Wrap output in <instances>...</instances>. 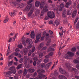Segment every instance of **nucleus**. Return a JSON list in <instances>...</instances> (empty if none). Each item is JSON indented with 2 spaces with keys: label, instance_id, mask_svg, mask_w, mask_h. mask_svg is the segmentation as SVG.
Here are the masks:
<instances>
[{
  "label": "nucleus",
  "instance_id": "16",
  "mask_svg": "<svg viewBox=\"0 0 79 79\" xmlns=\"http://www.w3.org/2000/svg\"><path fill=\"white\" fill-rule=\"evenodd\" d=\"M44 43H41L39 45L38 47V50H40L41 48H42V47L44 46Z\"/></svg>",
  "mask_w": 79,
  "mask_h": 79
},
{
  "label": "nucleus",
  "instance_id": "8",
  "mask_svg": "<svg viewBox=\"0 0 79 79\" xmlns=\"http://www.w3.org/2000/svg\"><path fill=\"white\" fill-rule=\"evenodd\" d=\"M56 46V44H53L51 46H50L49 48L48 49V52H51V51H55L54 48H52V47H55Z\"/></svg>",
  "mask_w": 79,
  "mask_h": 79
},
{
  "label": "nucleus",
  "instance_id": "11",
  "mask_svg": "<svg viewBox=\"0 0 79 79\" xmlns=\"http://www.w3.org/2000/svg\"><path fill=\"white\" fill-rule=\"evenodd\" d=\"M32 4H29L26 6L25 9V10H26V11H29L30 10V9H31V7H32Z\"/></svg>",
  "mask_w": 79,
  "mask_h": 79
},
{
  "label": "nucleus",
  "instance_id": "20",
  "mask_svg": "<svg viewBox=\"0 0 79 79\" xmlns=\"http://www.w3.org/2000/svg\"><path fill=\"white\" fill-rule=\"evenodd\" d=\"M60 7L59 11H62V9L64 7V4L63 3L61 4L60 5Z\"/></svg>",
  "mask_w": 79,
  "mask_h": 79
},
{
  "label": "nucleus",
  "instance_id": "21",
  "mask_svg": "<svg viewBox=\"0 0 79 79\" xmlns=\"http://www.w3.org/2000/svg\"><path fill=\"white\" fill-rule=\"evenodd\" d=\"M30 35L31 37V39H34V37H35V34H34V32L33 31H31Z\"/></svg>",
  "mask_w": 79,
  "mask_h": 79
},
{
  "label": "nucleus",
  "instance_id": "62",
  "mask_svg": "<svg viewBox=\"0 0 79 79\" xmlns=\"http://www.w3.org/2000/svg\"><path fill=\"white\" fill-rule=\"evenodd\" d=\"M23 72V71L22 70H20L18 72L19 74H21Z\"/></svg>",
  "mask_w": 79,
  "mask_h": 79
},
{
  "label": "nucleus",
  "instance_id": "7",
  "mask_svg": "<svg viewBox=\"0 0 79 79\" xmlns=\"http://www.w3.org/2000/svg\"><path fill=\"white\" fill-rule=\"evenodd\" d=\"M59 70L60 72L61 73V74H64L65 76H68L69 73H67V72L65 71L64 70H63V69L60 68L59 69Z\"/></svg>",
  "mask_w": 79,
  "mask_h": 79
},
{
  "label": "nucleus",
  "instance_id": "53",
  "mask_svg": "<svg viewBox=\"0 0 79 79\" xmlns=\"http://www.w3.org/2000/svg\"><path fill=\"white\" fill-rule=\"evenodd\" d=\"M49 55L50 56H52V55H53V52H51L49 53Z\"/></svg>",
  "mask_w": 79,
  "mask_h": 79
},
{
  "label": "nucleus",
  "instance_id": "14",
  "mask_svg": "<svg viewBox=\"0 0 79 79\" xmlns=\"http://www.w3.org/2000/svg\"><path fill=\"white\" fill-rule=\"evenodd\" d=\"M45 2L42 1L41 2L40 5L41 9H42V8H43V7H44V5H45Z\"/></svg>",
  "mask_w": 79,
  "mask_h": 79
},
{
  "label": "nucleus",
  "instance_id": "24",
  "mask_svg": "<svg viewBox=\"0 0 79 79\" xmlns=\"http://www.w3.org/2000/svg\"><path fill=\"white\" fill-rule=\"evenodd\" d=\"M23 53L24 55H26L27 54V48H25L23 50Z\"/></svg>",
  "mask_w": 79,
  "mask_h": 79
},
{
  "label": "nucleus",
  "instance_id": "1",
  "mask_svg": "<svg viewBox=\"0 0 79 79\" xmlns=\"http://www.w3.org/2000/svg\"><path fill=\"white\" fill-rule=\"evenodd\" d=\"M10 71L7 72L6 73V76L9 77L10 76H11V74L13 73V74H16V70L15 69V66H13L10 68L9 69Z\"/></svg>",
  "mask_w": 79,
  "mask_h": 79
},
{
  "label": "nucleus",
  "instance_id": "17",
  "mask_svg": "<svg viewBox=\"0 0 79 79\" xmlns=\"http://www.w3.org/2000/svg\"><path fill=\"white\" fill-rule=\"evenodd\" d=\"M71 4V1H70L66 3L65 5V7L66 8H69V5Z\"/></svg>",
  "mask_w": 79,
  "mask_h": 79
},
{
  "label": "nucleus",
  "instance_id": "23",
  "mask_svg": "<svg viewBox=\"0 0 79 79\" xmlns=\"http://www.w3.org/2000/svg\"><path fill=\"white\" fill-rule=\"evenodd\" d=\"M62 17L64 18L66 17V10H64L62 14Z\"/></svg>",
  "mask_w": 79,
  "mask_h": 79
},
{
  "label": "nucleus",
  "instance_id": "4",
  "mask_svg": "<svg viewBox=\"0 0 79 79\" xmlns=\"http://www.w3.org/2000/svg\"><path fill=\"white\" fill-rule=\"evenodd\" d=\"M47 15L49 18L52 19L54 18L55 17V13L53 11H48L47 13Z\"/></svg>",
  "mask_w": 79,
  "mask_h": 79
},
{
  "label": "nucleus",
  "instance_id": "12",
  "mask_svg": "<svg viewBox=\"0 0 79 79\" xmlns=\"http://www.w3.org/2000/svg\"><path fill=\"white\" fill-rule=\"evenodd\" d=\"M65 64L66 67L69 70L70 69H71V66H70V64H69V63H66Z\"/></svg>",
  "mask_w": 79,
  "mask_h": 79
},
{
  "label": "nucleus",
  "instance_id": "55",
  "mask_svg": "<svg viewBox=\"0 0 79 79\" xmlns=\"http://www.w3.org/2000/svg\"><path fill=\"white\" fill-rule=\"evenodd\" d=\"M9 59H11L13 58V56L12 55H10L9 56Z\"/></svg>",
  "mask_w": 79,
  "mask_h": 79
},
{
  "label": "nucleus",
  "instance_id": "59",
  "mask_svg": "<svg viewBox=\"0 0 79 79\" xmlns=\"http://www.w3.org/2000/svg\"><path fill=\"white\" fill-rule=\"evenodd\" d=\"M76 66V68H77V69H79V64H77Z\"/></svg>",
  "mask_w": 79,
  "mask_h": 79
},
{
  "label": "nucleus",
  "instance_id": "63",
  "mask_svg": "<svg viewBox=\"0 0 79 79\" xmlns=\"http://www.w3.org/2000/svg\"><path fill=\"white\" fill-rule=\"evenodd\" d=\"M50 56L49 54H48V55H46L45 56V58H49L50 57Z\"/></svg>",
  "mask_w": 79,
  "mask_h": 79
},
{
  "label": "nucleus",
  "instance_id": "27",
  "mask_svg": "<svg viewBox=\"0 0 79 79\" xmlns=\"http://www.w3.org/2000/svg\"><path fill=\"white\" fill-rule=\"evenodd\" d=\"M60 24V20L58 19L56 20L55 22V24L56 26H58Z\"/></svg>",
  "mask_w": 79,
  "mask_h": 79
},
{
  "label": "nucleus",
  "instance_id": "13",
  "mask_svg": "<svg viewBox=\"0 0 79 79\" xmlns=\"http://www.w3.org/2000/svg\"><path fill=\"white\" fill-rule=\"evenodd\" d=\"M72 71H73L75 73V75H77L78 73H79V72H78V70H77L76 69H72Z\"/></svg>",
  "mask_w": 79,
  "mask_h": 79
},
{
  "label": "nucleus",
  "instance_id": "60",
  "mask_svg": "<svg viewBox=\"0 0 79 79\" xmlns=\"http://www.w3.org/2000/svg\"><path fill=\"white\" fill-rule=\"evenodd\" d=\"M16 21H14L13 23V25L14 26H16Z\"/></svg>",
  "mask_w": 79,
  "mask_h": 79
},
{
  "label": "nucleus",
  "instance_id": "57",
  "mask_svg": "<svg viewBox=\"0 0 79 79\" xmlns=\"http://www.w3.org/2000/svg\"><path fill=\"white\" fill-rule=\"evenodd\" d=\"M53 23V21L52 20H51L49 22V24H52Z\"/></svg>",
  "mask_w": 79,
  "mask_h": 79
},
{
  "label": "nucleus",
  "instance_id": "3",
  "mask_svg": "<svg viewBox=\"0 0 79 79\" xmlns=\"http://www.w3.org/2000/svg\"><path fill=\"white\" fill-rule=\"evenodd\" d=\"M67 54L68 55H65V58H68V59H71V57L74 55V53L71 52H67Z\"/></svg>",
  "mask_w": 79,
  "mask_h": 79
},
{
  "label": "nucleus",
  "instance_id": "37",
  "mask_svg": "<svg viewBox=\"0 0 79 79\" xmlns=\"http://www.w3.org/2000/svg\"><path fill=\"white\" fill-rule=\"evenodd\" d=\"M43 53L41 52L40 53L39 56V58H41L42 57V56H43Z\"/></svg>",
  "mask_w": 79,
  "mask_h": 79
},
{
  "label": "nucleus",
  "instance_id": "42",
  "mask_svg": "<svg viewBox=\"0 0 79 79\" xmlns=\"http://www.w3.org/2000/svg\"><path fill=\"white\" fill-rule=\"evenodd\" d=\"M54 74L55 76H57V75L58 74V72H57V71L56 70L54 72Z\"/></svg>",
  "mask_w": 79,
  "mask_h": 79
},
{
  "label": "nucleus",
  "instance_id": "9",
  "mask_svg": "<svg viewBox=\"0 0 79 79\" xmlns=\"http://www.w3.org/2000/svg\"><path fill=\"white\" fill-rule=\"evenodd\" d=\"M48 11V9H47V6H45L43 8V10L42 11L41 13L40 16H42L44 15V14L45 12H47Z\"/></svg>",
  "mask_w": 79,
  "mask_h": 79
},
{
  "label": "nucleus",
  "instance_id": "34",
  "mask_svg": "<svg viewBox=\"0 0 79 79\" xmlns=\"http://www.w3.org/2000/svg\"><path fill=\"white\" fill-rule=\"evenodd\" d=\"M63 27H61V28H60V31H61V35L62 36L63 35V33H64V31H63Z\"/></svg>",
  "mask_w": 79,
  "mask_h": 79
},
{
  "label": "nucleus",
  "instance_id": "61",
  "mask_svg": "<svg viewBox=\"0 0 79 79\" xmlns=\"http://www.w3.org/2000/svg\"><path fill=\"white\" fill-rule=\"evenodd\" d=\"M33 66H35L36 65V61H34L33 62Z\"/></svg>",
  "mask_w": 79,
  "mask_h": 79
},
{
  "label": "nucleus",
  "instance_id": "45",
  "mask_svg": "<svg viewBox=\"0 0 79 79\" xmlns=\"http://www.w3.org/2000/svg\"><path fill=\"white\" fill-rule=\"evenodd\" d=\"M19 62L20 63H22L23 62V58H21L19 60Z\"/></svg>",
  "mask_w": 79,
  "mask_h": 79
},
{
  "label": "nucleus",
  "instance_id": "43",
  "mask_svg": "<svg viewBox=\"0 0 79 79\" xmlns=\"http://www.w3.org/2000/svg\"><path fill=\"white\" fill-rule=\"evenodd\" d=\"M63 23L64 24H67L68 23V20L67 19H65L64 20Z\"/></svg>",
  "mask_w": 79,
  "mask_h": 79
},
{
  "label": "nucleus",
  "instance_id": "38",
  "mask_svg": "<svg viewBox=\"0 0 79 79\" xmlns=\"http://www.w3.org/2000/svg\"><path fill=\"white\" fill-rule=\"evenodd\" d=\"M48 61V59L46 58L44 60V62L45 63H47Z\"/></svg>",
  "mask_w": 79,
  "mask_h": 79
},
{
  "label": "nucleus",
  "instance_id": "56",
  "mask_svg": "<svg viewBox=\"0 0 79 79\" xmlns=\"http://www.w3.org/2000/svg\"><path fill=\"white\" fill-rule=\"evenodd\" d=\"M49 34H50L52 35L53 34V31H51V30H49Z\"/></svg>",
  "mask_w": 79,
  "mask_h": 79
},
{
  "label": "nucleus",
  "instance_id": "10",
  "mask_svg": "<svg viewBox=\"0 0 79 79\" xmlns=\"http://www.w3.org/2000/svg\"><path fill=\"white\" fill-rule=\"evenodd\" d=\"M41 37V34H38L36 35V39L35 40V43L37 44L39 42V39H40Z\"/></svg>",
  "mask_w": 79,
  "mask_h": 79
},
{
  "label": "nucleus",
  "instance_id": "6",
  "mask_svg": "<svg viewBox=\"0 0 79 79\" xmlns=\"http://www.w3.org/2000/svg\"><path fill=\"white\" fill-rule=\"evenodd\" d=\"M46 39L47 40H48L46 44V45L47 46H48L50 45V44L51 43V39L50 38V37L49 36V34L48 33H46Z\"/></svg>",
  "mask_w": 79,
  "mask_h": 79
},
{
  "label": "nucleus",
  "instance_id": "32",
  "mask_svg": "<svg viewBox=\"0 0 79 79\" xmlns=\"http://www.w3.org/2000/svg\"><path fill=\"white\" fill-rule=\"evenodd\" d=\"M27 74V69H24L23 71V76H25L26 74Z\"/></svg>",
  "mask_w": 79,
  "mask_h": 79
},
{
  "label": "nucleus",
  "instance_id": "50",
  "mask_svg": "<svg viewBox=\"0 0 79 79\" xmlns=\"http://www.w3.org/2000/svg\"><path fill=\"white\" fill-rule=\"evenodd\" d=\"M45 63L42 64L41 65V68H44V67H45Z\"/></svg>",
  "mask_w": 79,
  "mask_h": 79
},
{
  "label": "nucleus",
  "instance_id": "54",
  "mask_svg": "<svg viewBox=\"0 0 79 79\" xmlns=\"http://www.w3.org/2000/svg\"><path fill=\"white\" fill-rule=\"evenodd\" d=\"M14 55H15V56H18L19 55V53H18L17 52H15L14 53Z\"/></svg>",
  "mask_w": 79,
  "mask_h": 79
},
{
  "label": "nucleus",
  "instance_id": "46",
  "mask_svg": "<svg viewBox=\"0 0 79 79\" xmlns=\"http://www.w3.org/2000/svg\"><path fill=\"white\" fill-rule=\"evenodd\" d=\"M8 19H6L4 20V23H7L8 22Z\"/></svg>",
  "mask_w": 79,
  "mask_h": 79
},
{
  "label": "nucleus",
  "instance_id": "58",
  "mask_svg": "<svg viewBox=\"0 0 79 79\" xmlns=\"http://www.w3.org/2000/svg\"><path fill=\"white\" fill-rule=\"evenodd\" d=\"M34 60H35V61H37L38 60V59H37V57H35L33 58Z\"/></svg>",
  "mask_w": 79,
  "mask_h": 79
},
{
  "label": "nucleus",
  "instance_id": "31",
  "mask_svg": "<svg viewBox=\"0 0 79 79\" xmlns=\"http://www.w3.org/2000/svg\"><path fill=\"white\" fill-rule=\"evenodd\" d=\"M23 66V64H21L19 65L17 67V69H19L20 68H21Z\"/></svg>",
  "mask_w": 79,
  "mask_h": 79
},
{
  "label": "nucleus",
  "instance_id": "19",
  "mask_svg": "<svg viewBox=\"0 0 79 79\" xmlns=\"http://www.w3.org/2000/svg\"><path fill=\"white\" fill-rule=\"evenodd\" d=\"M59 79H67V78L66 77L62 75H59Z\"/></svg>",
  "mask_w": 79,
  "mask_h": 79
},
{
  "label": "nucleus",
  "instance_id": "64",
  "mask_svg": "<svg viewBox=\"0 0 79 79\" xmlns=\"http://www.w3.org/2000/svg\"><path fill=\"white\" fill-rule=\"evenodd\" d=\"M75 77L76 79H79V77L78 76H75Z\"/></svg>",
  "mask_w": 79,
  "mask_h": 79
},
{
  "label": "nucleus",
  "instance_id": "48",
  "mask_svg": "<svg viewBox=\"0 0 79 79\" xmlns=\"http://www.w3.org/2000/svg\"><path fill=\"white\" fill-rule=\"evenodd\" d=\"M47 48V46H44V47L42 48V50H46V49Z\"/></svg>",
  "mask_w": 79,
  "mask_h": 79
},
{
  "label": "nucleus",
  "instance_id": "22",
  "mask_svg": "<svg viewBox=\"0 0 79 79\" xmlns=\"http://www.w3.org/2000/svg\"><path fill=\"white\" fill-rule=\"evenodd\" d=\"M34 71H35L34 69L30 68L27 70V71L29 73H33L34 72Z\"/></svg>",
  "mask_w": 79,
  "mask_h": 79
},
{
  "label": "nucleus",
  "instance_id": "18",
  "mask_svg": "<svg viewBox=\"0 0 79 79\" xmlns=\"http://www.w3.org/2000/svg\"><path fill=\"white\" fill-rule=\"evenodd\" d=\"M51 64H52V62L48 63L47 64H46L45 67L46 69H47L48 68L50 67V66L51 65Z\"/></svg>",
  "mask_w": 79,
  "mask_h": 79
},
{
  "label": "nucleus",
  "instance_id": "39",
  "mask_svg": "<svg viewBox=\"0 0 79 79\" xmlns=\"http://www.w3.org/2000/svg\"><path fill=\"white\" fill-rule=\"evenodd\" d=\"M22 43L24 45V47H26V44L25 42V41L24 40H23Z\"/></svg>",
  "mask_w": 79,
  "mask_h": 79
},
{
  "label": "nucleus",
  "instance_id": "26",
  "mask_svg": "<svg viewBox=\"0 0 79 79\" xmlns=\"http://www.w3.org/2000/svg\"><path fill=\"white\" fill-rule=\"evenodd\" d=\"M40 5V2L39 1H36L35 3V6L36 7H39Z\"/></svg>",
  "mask_w": 79,
  "mask_h": 79
},
{
  "label": "nucleus",
  "instance_id": "33",
  "mask_svg": "<svg viewBox=\"0 0 79 79\" xmlns=\"http://www.w3.org/2000/svg\"><path fill=\"white\" fill-rule=\"evenodd\" d=\"M32 13H33V10H30L28 14V16H31Z\"/></svg>",
  "mask_w": 79,
  "mask_h": 79
},
{
  "label": "nucleus",
  "instance_id": "28",
  "mask_svg": "<svg viewBox=\"0 0 79 79\" xmlns=\"http://www.w3.org/2000/svg\"><path fill=\"white\" fill-rule=\"evenodd\" d=\"M77 13V10H75L73 13L72 16V18H74L76 16V13Z\"/></svg>",
  "mask_w": 79,
  "mask_h": 79
},
{
  "label": "nucleus",
  "instance_id": "2",
  "mask_svg": "<svg viewBox=\"0 0 79 79\" xmlns=\"http://www.w3.org/2000/svg\"><path fill=\"white\" fill-rule=\"evenodd\" d=\"M45 72V70L44 69H40L37 70V72L39 74L38 77L40 79H44V77H45V76L42 74Z\"/></svg>",
  "mask_w": 79,
  "mask_h": 79
},
{
  "label": "nucleus",
  "instance_id": "29",
  "mask_svg": "<svg viewBox=\"0 0 79 79\" xmlns=\"http://www.w3.org/2000/svg\"><path fill=\"white\" fill-rule=\"evenodd\" d=\"M45 36L46 37L47 36V34H46L45 33H44L43 34V35L41 38V40H44V38H45Z\"/></svg>",
  "mask_w": 79,
  "mask_h": 79
},
{
  "label": "nucleus",
  "instance_id": "5",
  "mask_svg": "<svg viewBox=\"0 0 79 79\" xmlns=\"http://www.w3.org/2000/svg\"><path fill=\"white\" fill-rule=\"evenodd\" d=\"M27 43H29L27 47V48H31L32 47V40L31 39H27L26 40Z\"/></svg>",
  "mask_w": 79,
  "mask_h": 79
},
{
  "label": "nucleus",
  "instance_id": "47",
  "mask_svg": "<svg viewBox=\"0 0 79 79\" xmlns=\"http://www.w3.org/2000/svg\"><path fill=\"white\" fill-rule=\"evenodd\" d=\"M77 48L79 50V51L76 52V54L77 55H79V46L77 47Z\"/></svg>",
  "mask_w": 79,
  "mask_h": 79
},
{
  "label": "nucleus",
  "instance_id": "49",
  "mask_svg": "<svg viewBox=\"0 0 79 79\" xmlns=\"http://www.w3.org/2000/svg\"><path fill=\"white\" fill-rule=\"evenodd\" d=\"M35 47L33 46L32 48V53H33V52H34V51H35Z\"/></svg>",
  "mask_w": 79,
  "mask_h": 79
},
{
  "label": "nucleus",
  "instance_id": "44",
  "mask_svg": "<svg viewBox=\"0 0 79 79\" xmlns=\"http://www.w3.org/2000/svg\"><path fill=\"white\" fill-rule=\"evenodd\" d=\"M24 61H27V56H25L23 58Z\"/></svg>",
  "mask_w": 79,
  "mask_h": 79
},
{
  "label": "nucleus",
  "instance_id": "36",
  "mask_svg": "<svg viewBox=\"0 0 79 79\" xmlns=\"http://www.w3.org/2000/svg\"><path fill=\"white\" fill-rule=\"evenodd\" d=\"M10 16H15V12H12L11 13H10Z\"/></svg>",
  "mask_w": 79,
  "mask_h": 79
},
{
  "label": "nucleus",
  "instance_id": "41",
  "mask_svg": "<svg viewBox=\"0 0 79 79\" xmlns=\"http://www.w3.org/2000/svg\"><path fill=\"white\" fill-rule=\"evenodd\" d=\"M18 47L21 49V48H23V46L19 44L18 45Z\"/></svg>",
  "mask_w": 79,
  "mask_h": 79
},
{
  "label": "nucleus",
  "instance_id": "35",
  "mask_svg": "<svg viewBox=\"0 0 79 79\" xmlns=\"http://www.w3.org/2000/svg\"><path fill=\"white\" fill-rule=\"evenodd\" d=\"M11 5H12L13 6H15L16 5V2H12L11 3Z\"/></svg>",
  "mask_w": 79,
  "mask_h": 79
},
{
  "label": "nucleus",
  "instance_id": "40",
  "mask_svg": "<svg viewBox=\"0 0 79 79\" xmlns=\"http://www.w3.org/2000/svg\"><path fill=\"white\" fill-rule=\"evenodd\" d=\"M76 50V48L75 47L72 48L71 49V51L73 52H75Z\"/></svg>",
  "mask_w": 79,
  "mask_h": 79
},
{
  "label": "nucleus",
  "instance_id": "30",
  "mask_svg": "<svg viewBox=\"0 0 79 79\" xmlns=\"http://www.w3.org/2000/svg\"><path fill=\"white\" fill-rule=\"evenodd\" d=\"M72 13V11L71 10H67V14L68 15H71Z\"/></svg>",
  "mask_w": 79,
  "mask_h": 79
},
{
  "label": "nucleus",
  "instance_id": "25",
  "mask_svg": "<svg viewBox=\"0 0 79 79\" xmlns=\"http://www.w3.org/2000/svg\"><path fill=\"white\" fill-rule=\"evenodd\" d=\"M79 19V18L77 17L75 20L74 24H73V27H76V23H77V21Z\"/></svg>",
  "mask_w": 79,
  "mask_h": 79
},
{
  "label": "nucleus",
  "instance_id": "52",
  "mask_svg": "<svg viewBox=\"0 0 79 79\" xmlns=\"http://www.w3.org/2000/svg\"><path fill=\"white\" fill-rule=\"evenodd\" d=\"M18 56L19 58H21V57H22V56H21V54L20 53L19 54V55H18Z\"/></svg>",
  "mask_w": 79,
  "mask_h": 79
},
{
  "label": "nucleus",
  "instance_id": "51",
  "mask_svg": "<svg viewBox=\"0 0 79 79\" xmlns=\"http://www.w3.org/2000/svg\"><path fill=\"white\" fill-rule=\"evenodd\" d=\"M15 51L17 52H19V48H17L15 49Z\"/></svg>",
  "mask_w": 79,
  "mask_h": 79
},
{
  "label": "nucleus",
  "instance_id": "15",
  "mask_svg": "<svg viewBox=\"0 0 79 79\" xmlns=\"http://www.w3.org/2000/svg\"><path fill=\"white\" fill-rule=\"evenodd\" d=\"M17 35L18 33H17L15 35L14 37H13L12 38H10L8 41V42H10L12 40H13V41H15V39H16V35Z\"/></svg>",
  "mask_w": 79,
  "mask_h": 79
}]
</instances>
